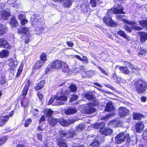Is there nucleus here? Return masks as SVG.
Returning a JSON list of instances; mask_svg holds the SVG:
<instances>
[{
	"label": "nucleus",
	"mask_w": 147,
	"mask_h": 147,
	"mask_svg": "<svg viewBox=\"0 0 147 147\" xmlns=\"http://www.w3.org/2000/svg\"><path fill=\"white\" fill-rule=\"evenodd\" d=\"M134 85L137 92L142 94L147 88V82L142 79H138L135 81Z\"/></svg>",
	"instance_id": "1"
},
{
	"label": "nucleus",
	"mask_w": 147,
	"mask_h": 147,
	"mask_svg": "<svg viewBox=\"0 0 147 147\" xmlns=\"http://www.w3.org/2000/svg\"><path fill=\"white\" fill-rule=\"evenodd\" d=\"M126 140L128 143L133 144L131 141L130 137L128 134L124 135L123 132H121L117 135L115 138V141L116 143L119 144L123 142Z\"/></svg>",
	"instance_id": "2"
},
{
	"label": "nucleus",
	"mask_w": 147,
	"mask_h": 147,
	"mask_svg": "<svg viewBox=\"0 0 147 147\" xmlns=\"http://www.w3.org/2000/svg\"><path fill=\"white\" fill-rule=\"evenodd\" d=\"M63 62L59 60H56L53 62L45 69V72L48 73L52 69H59L61 68Z\"/></svg>",
	"instance_id": "3"
},
{
	"label": "nucleus",
	"mask_w": 147,
	"mask_h": 147,
	"mask_svg": "<svg viewBox=\"0 0 147 147\" xmlns=\"http://www.w3.org/2000/svg\"><path fill=\"white\" fill-rule=\"evenodd\" d=\"M123 7L121 5L116 8L112 9L110 10H109L107 12V13L109 14V13L111 12L115 14H119L122 13L123 14H125V13L123 11Z\"/></svg>",
	"instance_id": "4"
},
{
	"label": "nucleus",
	"mask_w": 147,
	"mask_h": 147,
	"mask_svg": "<svg viewBox=\"0 0 147 147\" xmlns=\"http://www.w3.org/2000/svg\"><path fill=\"white\" fill-rule=\"evenodd\" d=\"M103 21L106 24L109 26L115 27L118 26L117 24L112 20L111 17L109 16L104 17Z\"/></svg>",
	"instance_id": "5"
},
{
	"label": "nucleus",
	"mask_w": 147,
	"mask_h": 147,
	"mask_svg": "<svg viewBox=\"0 0 147 147\" xmlns=\"http://www.w3.org/2000/svg\"><path fill=\"white\" fill-rule=\"evenodd\" d=\"M76 132L75 130L73 131H72L65 132L64 131H62L60 132V134L61 138L66 137V138L69 137L73 138L74 135L76 134Z\"/></svg>",
	"instance_id": "6"
},
{
	"label": "nucleus",
	"mask_w": 147,
	"mask_h": 147,
	"mask_svg": "<svg viewBox=\"0 0 147 147\" xmlns=\"http://www.w3.org/2000/svg\"><path fill=\"white\" fill-rule=\"evenodd\" d=\"M125 16V15H117L116 16V18L119 20H121L125 24H127L130 25L136 24V23L134 21H128L126 19L123 18V17Z\"/></svg>",
	"instance_id": "7"
},
{
	"label": "nucleus",
	"mask_w": 147,
	"mask_h": 147,
	"mask_svg": "<svg viewBox=\"0 0 147 147\" xmlns=\"http://www.w3.org/2000/svg\"><path fill=\"white\" fill-rule=\"evenodd\" d=\"M3 47L5 49H10L11 46L3 38H0V47Z\"/></svg>",
	"instance_id": "8"
},
{
	"label": "nucleus",
	"mask_w": 147,
	"mask_h": 147,
	"mask_svg": "<svg viewBox=\"0 0 147 147\" xmlns=\"http://www.w3.org/2000/svg\"><path fill=\"white\" fill-rule=\"evenodd\" d=\"M57 103L55 104L56 105H61L64 104L65 101L67 99V98L65 96L63 95L58 97H55Z\"/></svg>",
	"instance_id": "9"
},
{
	"label": "nucleus",
	"mask_w": 147,
	"mask_h": 147,
	"mask_svg": "<svg viewBox=\"0 0 147 147\" xmlns=\"http://www.w3.org/2000/svg\"><path fill=\"white\" fill-rule=\"evenodd\" d=\"M85 111L88 114H90L95 112L96 110L95 109L93 108L92 104L89 103L85 106Z\"/></svg>",
	"instance_id": "10"
},
{
	"label": "nucleus",
	"mask_w": 147,
	"mask_h": 147,
	"mask_svg": "<svg viewBox=\"0 0 147 147\" xmlns=\"http://www.w3.org/2000/svg\"><path fill=\"white\" fill-rule=\"evenodd\" d=\"M128 110L125 108L121 107L119 109V113L120 115L123 117L126 116L129 113Z\"/></svg>",
	"instance_id": "11"
},
{
	"label": "nucleus",
	"mask_w": 147,
	"mask_h": 147,
	"mask_svg": "<svg viewBox=\"0 0 147 147\" xmlns=\"http://www.w3.org/2000/svg\"><path fill=\"white\" fill-rule=\"evenodd\" d=\"M18 32L20 33H23L27 37H30V36L28 28L26 27L19 28Z\"/></svg>",
	"instance_id": "12"
},
{
	"label": "nucleus",
	"mask_w": 147,
	"mask_h": 147,
	"mask_svg": "<svg viewBox=\"0 0 147 147\" xmlns=\"http://www.w3.org/2000/svg\"><path fill=\"white\" fill-rule=\"evenodd\" d=\"M144 128V124L142 122H138L136 125V130L137 132H140Z\"/></svg>",
	"instance_id": "13"
},
{
	"label": "nucleus",
	"mask_w": 147,
	"mask_h": 147,
	"mask_svg": "<svg viewBox=\"0 0 147 147\" xmlns=\"http://www.w3.org/2000/svg\"><path fill=\"white\" fill-rule=\"evenodd\" d=\"M114 109V107L111 102L107 103L106 105L105 111L108 112L113 111Z\"/></svg>",
	"instance_id": "14"
},
{
	"label": "nucleus",
	"mask_w": 147,
	"mask_h": 147,
	"mask_svg": "<svg viewBox=\"0 0 147 147\" xmlns=\"http://www.w3.org/2000/svg\"><path fill=\"white\" fill-rule=\"evenodd\" d=\"M30 85V81L29 80H27L26 81V85L23 90L22 96H25L27 94Z\"/></svg>",
	"instance_id": "15"
},
{
	"label": "nucleus",
	"mask_w": 147,
	"mask_h": 147,
	"mask_svg": "<svg viewBox=\"0 0 147 147\" xmlns=\"http://www.w3.org/2000/svg\"><path fill=\"white\" fill-rule=\"evenodd\" d=\"M0 13L2 18L5 20H7L10 15L9 12L4 10L2 11Z\"/></svg>",
	"instance_id": "16"
},
{
	"label": "nucleus",
	"mask_w": 147,
	"mask_h": 147,
	"mask_svg": "<svg viewBox=\"0 0 147 147\" xmlns=\"http://www.w3.org/2000/svg\"><path fill=\"white\" fill-rule=\"evenodd\" d=\"M118 34L122 36L123 38L126 39L127 40H129L130 39V38L127 35L125 31L122 30H119L117 32Z\"/></svg>",
	"instance_id": "17"
},
{
	"label": "nucleus",
	"mask_w": 147,
	"mask_h": 147,
	"mask_svg": "<svg viewBox=\"0 0 147 147\" xmlns=\"http://www.w3.org/2000/svg\"><path fill=\"white\" fill-rule=\"evenodd\" d=\"M77 111L74 108H69L65 111V113L67 115L73 114L76 113Z\"/></svg>",
	"instance_id": "18"
},
{
	"label": "nucleus",
	"mask_w": 147,
	"mask_h": 147,
	"mask_svg": "<svg viewBox=\"0 0 147 147\" xmlns=\"http://www.w3.org/2000/svg\"><path fill=\"white\" fill-rule=\"evenodd\" d=\"M140 40L142 43H144L147 40V33L145 32H141L140 33Z\"/></svg>",
	"instance_id": "19"
},
{
	"label": "nucleus",
	"mask_w": 147,
	"mask_h": 147,
	"mask_svg": "<svg viewBox=\"0 0 147 147\" xmlns=\"http://www.w3.org/2000/svg\"><path fill=\"white\" fill-rule=\"evenodd\" d=\"M120 70L125 74H128L130 73V71L128 68L126 66H122L119 67Z\"/></svg>",
	"instance_id": "20"
},
{
	"label": "nucleus",
	"mask_w": 147,
	"mask_h": 147,
	"mask_svg": "<svg viewBox=\"0 0 147 147\" xmlns=\"http://www.w3.org/2000/svg\"><path fill=\"white\" fill-rule=\"evenodd\" d=\"M133 117L134 120H140L144 116L142 114L139 113H133Z\"/></svg>",
	"instance_id": "21"
},
{
	"label": "nucleus",
	"mask_w": 147,
	"mask_h": 147,
	"mask_svg": "<svg viewBox=\"0 0 147 147\" xmlns=\"http://www.w3.org/2000/svg\"><path fill=\"white\" fill-rule=\"evenodd\" d=\"M45 62L43 61L39 60L37 61L33 66L34 69H38L41 67L44 64Z\"/></svg>",
	"instance_id": "22"
},
{
	"label": "nucleus",
	"mask_w": 147,
	"mask_h": 147,
	"mask_svg": "<svg viewBox=\"0 0 147 147\" xmlns=\"http://www.w3.org/2000/svg\"><path fill=\"white\" fill-rule=\"evenodd\" d=\"M9 119V117L7 116H4L0 117V126L3 125Z\"/></svg>",
	"instance_id": "23"
},
{
	"label": "nucleus",
	"mask_w": 147,
	"mask_h": 147,
	"mask_svg": "<svg viewBox=\"0 0 147 147\" xmlns=\"http://www.w3.org/2000/svg\"><path fill=\"white\" fill-rule=\"evenodd\" d=\"M61 3H63L64 6L67 7H69L72 4V0H63L62 2Z\"/></svg>",
	"instance_id": "24"
},
{
	"label": "nucleus",
	"mask_w": 147,
	"mask_h": 147,
	"mask_svg": "<svg viewBox=\"0 0 147 147\" xmlns=\"http://www.w3.org/2000/svg\"><path fill=\"white\" fill-rule=\"evenodd\" d=\"M48 120L50 125L53 127L54 125L56 123L59 122V120L58 119H55L51 117H50Z\"/></svg>",
	"instance_id": "25"
},
{
	"label": "nucleus",
	"mask_w": 147,
	"mask_h": 147,
	"mask_svg": "<svg viewBox=\"0 0 147 147\" xmlns=\"http://www.w3.org/2000/svg\"><path fill=\"white\" fill-rule=\"evenodd\" d=\"M10 24L12 27H16L18 25L17 21L16 20V18L14 17H12L11 19Z\"/></svg>",
	"instance_id": "26"
},
{
	"label": "nucleus",
	"mask_w": 147,
	"mask_h": 147,
	"mask_svg": "<svg viewBox=\"0 0 147 147\" xmlns=\"http://www.w3.org/2000/svg\"><path fill=\"white\" fill-rule=\"evenodd\" d=\"M9 54L8 51L3 50L0 52V57L2 58L8 56Z\"/></svg>",
	"instance_id": "27"
},
{
	"label": "nucleus",
	"mask_w": 147,
	"mask_h": 147,
	"mask_svg": "<svg viewBox=\"0 0 147 147\" xmlns=\"http://www.w3.org/2000/svg\"><path fill=\"white\" fill-rule=\"evenodd\" d=\"M59 147H67L66 143L63 139H59L57 142Z\"/></svg>",
	"instance_id": "28"
},
{
	"label": "nucleus",
	"mask_w": 147,
	"mask_h": 147,
	"mask_svg": "<svg viewBox=\"0 0 147 147\" xmlns=\"http://www.w3.org/2000/svg\"><path fill=\"white\" fill-rule=\"evenodd\" d=\"M45 83V81L44 80L41 81L39 84H37L35 87V89L36 90H38L41 88Z\"/></svg>",
	"instance_id": "29"
},
{
	"label": "nucleus",
	"mask_w": 147,
	"mask_h": 147,
	"mask_svg": "<svg viewBox=\"0 0 147 147\" xmlns=\"http://www.w3.org/2000/svg\"><path fill=\"white\" fill-rule=\"evenodd\" d=\"M61 68L63 72H68L69 71L68 66L66 63L64 62L63 63V64Z\"/></svg>",
	"instance_id": "30"
},
{
	"label": "nucleus",
	"mask_w": 147,
	"mask_h": 147,
	"mask_svg": "<svg viewBox=\"0 0 147 147\" xmlns=\"http://www.w3.org/2000/svg\"><path fill=\"white\" fill-rule=\"evenodd\" d=\"M7 28L4 26L0 24V34H3L6 33Z\"/></svg>",
	"instance_id": "31"
},
{
	"label": "nucleus",
	"mask_w": 147,
	"mask_h": 147,
	"mask_svg": "<svg viewBox=\"0 0 147 147\" xmlns=\"http://www.w3.org/2000/svg\"><path fill=\"white\" fill-rule=\"evenodd\" d=\"M84 127L85 126L84 124H79L76 126V131H77L78 132L80 131L81 130H83Z\"/></svg>",
	"instance_id": "32"
},
{
	"label": "nucleus",
	"mask_w": 147,
	"mask_h": 147,
	"mask_svg": "<svg viewBox=\"0 0 147 147\" xmlns=\"http://www.w3.org/2000/svg\"><path fill=\"white\" fill-rule=\"evenodd\" d=\"M53 111L50 109H46L44 111V113L46 115V116L50 117H51V114L53 113Z\"/></svg>",
	"instance_id": "33"
},
{
	"label": "nucleus",
	"mask_w": 147,
	"mask_h": 147,
	"mask_svg": "<svg viewBox=\"0 0 147 147\" xmlns=\"http://www.w3.org/2000/svg\"><path fill=\"white\" fill-rule=\"evenodd\" d=\"M28 98L23 99L21 102V105L25 108L28 105Z\"/></svg>",
	"instance_id": "34"
},
{
	"label": "nucleus",
	"mask_w": 147,
	"mask_h": 147,
	"mask_svg": "<svg viewBox=\"0 0 147 147\" xmlns=\"http://www.w3.org/2000/svg\"><path fill=\"white\" fill-rule=\"evenodd\" d=\"M85 96L87 99L89 100H94V96L93 94H91L90 92L85 94Z\"/></svg>",
	"instance_id": "35"
},
{
	"label": "nucleus",
	"mask_w": 147,
	"mask_h": 147,
	"mask_svg": "<svg viewBox=\"0 0 147 147\" xmlns=\"http://www.w3.org/2000/svg\"><path fill=\"white\" fill-rule=\"evenodd\" d=\"M100 144V143L97 140H93L90 144L91 146L94 147H97Z\"/></svg>",
	"instance_id": "36"
},
{
	"label": "nucleus",
	"mask_w": 147,
	"mask_h": 147,
	"mask_svg": "<svg viewBox=\"0 0 147 147\" xmlns=\"http://www.w3.org/2000/svg\"><path fill=\"white\" fill-rule=\"evenodd\" d=\"M140 25L143 27H147V20H142L139 21Z\"/></svg>",
	"instance_id": "37"
},
{
	"label": "nucleus",
	"mask_w": 147,
	"mask_h": 147,
	"mask_svg": "<svg viewBox=\"0 0 147 147\" xmlns=\"http://www.w3.org/2000/svg\"><path fill=\"white\" fill-rule=\"evenodd\" d=\"M105 125L103 122H102L95 124V127L96 128H100V129L103 128L105 126Z\"/></svg>",
	"instance_id": "38"
},
{
	"label": "nucleus",
	"mask_w": 147,
	"mask_h": 147,
	"mask_svg": "<svg viewBox=\"0 0 147 147\" xmlns=\"http://www.w3.org/2000/svg\"><path fill=\"white\" fill-rule=\"evenodd\" d=\"M17 62L15 61L11 60L9 64V66L11 68H14L17 65Z\"/></svg>",
	"instance_id": "39"
},
{
	"label": "nucleus",
	"mask_w": 147,
	"mask_h": 147,
	"mask_svg": "<svg viewBox=\"0 0 147 147\" xmlns=\"http://www.w3.org/2000/svg\"><path fill=\"white\" fill-rule=\"evenodd\" d=\"M59 122L61 125L64 126H67L72 123L71 122L69 123L68 121L64 119L61 121H59Z\"/></svg>",
	"instance_id": "40"
},
{
	"label": "nucleus",
	"mask_w": 147,
	"mask_h": 147,
	"mask_svg": "<svg viewBox=\"0 0 147 147\" xmlns=\"http://www.w3.org/2000/svg\"><path fill=\"white\" fill-rule=\"evenodd\" d=\"M81 7L82 9L83 13H85L87 12V7L85 4H83L81 5Z\"/></svg>",
	"instance_id": "41"
},
{
	"label": "nucleus",
	"mask_w": 147,
	"mask_h": 147,
	"mask_svg": "<svg viewBox=\"0 0 147 147\" xmlns=\"http://www.w3.org/2000/svg\"><path fill=\"white\" fill-rule=\"evenodd\" d=\"M78 98V96L76 94H73L71 95L70 97V101L71 102H73L77 100Z\"/></svg>",
	"instance_id": "42"
},
{
	"label": "nucleus",
	"mask_w": 147,
	"mask_h": 147,
	"mask_svg": "<svg viewBox=\"0 0 147 147\" xmlns=\"http://www.w3.org/2000/svg\"><path fill=\"white\" fill-rule=\"evenodd\" d=\"M126 63L128 64L129 65H130V66L129 67L133 71H134L135 70L138 71L139 69L137 67H134L133 65L131 64V63L130 62H126Z\"/></svg>",
	"instance_id": "43"
},
{
	"label": "nucleus",
	"mask_w": 147,
	"mask_h": 147,
	"mask_svg": "<svg viewBox=\"0 0 147 147\" xmlns=\"http://www.w3.org/2000/svg\"><path fill=\"white\" fill-rule=\"evenodd\" d=\"M32 120L30 119H26L25 121L24 124L25 127H27L31 123Z\"/></svg>",
	"instance_id": "44"
},
{
	"label": "nucleus",
	"mask_w": 147,
	"mask_h": 147,
	"mask_svg": "<svg viewBox=\"0 0 147 147\" xmlns=\"http://www.w3.org/2000/svg\"><path fill=\"white\" fill-rule=\"evenodd\" d=\"M40 60L43 61L45 62L47 59V55L45 53H42L40 57Z\"/></svg>",
	"instance_id": "45"
},
{
	"label": "nucleus",
	"mask_w": 147,
	"mask_h": 147,
	"mask_svg": "<svg viewBox=\"0 0 147 147\" xmlns=\"http://www.w3.org/2000/svg\"><path fill=\"white\" fill-rule=\"evenodd\" d=\"M70 88L71 91L72 92L75 91L76 90L77 88L75 85H71L70 86Z\"/></svg>",
	"instance_id": "46"
},
{
	"label": "nucleus",
	"mask_w": 147,
	"mask_h": 147,
	"mask_svg": "<svg viewBox=\"0 0 147 147\" xmlns=\"http://www.w3.org/2000/svg\"><path fill=\"white\" fill-rule=\"evenodd\" d=\"M106 132V128H103L100 129V132L102 135H107Z\"/></svg>",
	"instance_id": "47"
},
{
	"label": "nucleus",
	"mask_w": 147,
	"mask_h": 147,
	"mask_svg": "<svg viewBox=\"0 0 147 147\" xmlns=\"http://www.w3.org/2000/svg\"><path fill=\"white\" fill-rule=\"evenodd\" d=\"M106 132H107V135L110 134L113 132L112 129L109 128H106Z\"/></svg>",
	"instance_id": "48"
},
{
	"label": "nucleus",
	"mask_w": 147,
	"mask_h": 147,
	"mask_svg": "<svg viewBox=\"0 0 147 147\" xmlns=\"http://www.w3.org/2000/svg\"><path fill=\"white\" fill-rule=\"evenodd\" d=\"M54 100H56V98L55 96H52L48 102L49 105L51 104L54 101Z\"/></svg>",
	"instance_id": "49"
},
{
	"label": "nucleus",
	"mask_w": 147,
	"mask_h": 147,
	"mask_svg": "<svg viewBox=\"0 0 147 147\" xmlns=\"http://www.w3.org/2000/svg\"><path fill=\"white\" fill-rule=\"evenodd\" d=\"M139 55H142V56H146L147 55V52H146L144 50L141 51L139 53Z\"/></svg>",
	"instance_id": "50"
},
{
	"label": "nucleus",
	"mask_w": 147,
	"mask_h": 147,
	"mask_svg": "<svg viewBox=\"0 0 147 147\" xmlns=\"http://www.w3.org/2000/svg\"><path fill=\"white\" fill-rule=\"evenodd\" d=\"M125 29L126 31L127 32H130L132 31L131 28L128 27L127 25H125Z\"/></svg>",
	"instance_id": "51"
},
{
	"label": "nucleus",
	"mask_w": 147,
	"mask_h": 147,
	"mask_svg": "<svg viewBox=\"0 0 147 147\" xmlns=\"http://www.w3.org/2000/svg\"><path fill=\"white\" fill-rule=\"evenodd\" d=\"M7 138L6 137L0 138V144L5 143L7 140Z\"/></svg>",
	"instance_id": "52"
},
{
	"label": "nucleus",
	"mask_w": 147,
	"mask_h": 147,
	"mask_svg": "<svg viewBox=\"0 0 147 147\" xmlns=\"http://www.w3.org/2000/svg\"><path fill=\"white\" fill-rule=\"evenodd\" d=\"M18 18L21 20L25 18V16L24 15L20 14L18 15Z\"/></svg>",
	"instance_id": "53"
},
{
	"label": "nucleus",
	"mask_w": 147,
	"mask_h": 147,
	"mask_svg": "<svg viewBox=\"0 0 147 147\" xmlns=\"http://www.w3.org/2000/svg\"><path fill=\"white\" fill-rule=\"evenodd\" d=\"M28 22V21L25 18L21 20L20 23L22 25H24L27 24Z\"/></svg>",
	"instance_id": "54"
},
{
	"label": "nucleus",
	"mask_w": 147,
	"mask_h": 147,
	"mask_svg": "<svg viewBox=\"0 0 147 147\" xmlns=\"http://www.w3.org/2000/svg\"><path fill=\"white\" fill-rule=\"evenodd\" d=\"M132 28L134 30H142V28H141L139 26H136L134 25L132 26Z\"/></svg>",
	"instance_id": "55"
},
{
	"label": "nucleus",
	"mask_w": 147,
	"mask_h": 147,
	"mask_svg": "<svg viewBox=\"0 0 147 147\" xmlns=\"http://www.w3.org/2000/svg\"><path fill=\"white\" fill-rule=\"evenodd\" d=\"M22 67L20 66L17 73V76H19L21 74L22 71Z\"/></svg>",
	"instance_id": "56"
},
{
	"label": "nucleus",
	"mask_w": 147,
	"mask_h": 147,
	"mask_svg": "<svg viewBox=\"0 0 147 147\" xmlns=\"http://www.w3.org/2000/svg\"><path fill=\"white\" fill-rule=\"evenodd\" d=\"M90 4L92 6L95 7L96 6V3L95 0H90Z\"/></svg>",
	"instance_id": "57"
},
{
	"label": "nucleus",
	"mask_w": 147,
	"mask_h": 147,
	"mask_svg": "<svg viewBox=\"0 0 147 147\" xmlns=\"http://www.w3.org/2000/svg\"><path fill=\"white\" fill-rule=\"evenodd\" d=\"M98 69L104 74H105V75L107 74V72L104 69H102V68L101 67H98Z\"/></svg>",
	"instance_id": "58"
},
{
	"label": "nucleus",
	"mask_w": 147,
	"mask_h": 147,
	"mask_svg": "<svg viewBox=\"0 0 147 147\" xmlns=\"http://www.w3.org/2000/svg\"><path fill=\"white\" fill-rule=\"evenodd\" d=\"M83 58L82 59V60L81 61H84L86 63H88V60L87 57L86 56H83Z\"/></svg>",
	"instance_id": "59"
},
{
	"label": "nucleus",
	"mask_w": 147,
	"mask_h": 147,
	"mask_svg": "<svg viewBox=\"0 0 147 147\" xmlns=\"http://www.w3.org/2000/svg\"><path fill=\"white\" fill-rule=\"evenodd\" d=\"M67 45L69 47H71L74 45V43L71 41L67 42Z\"/></svg>",
	"instance_id": "60"
},
{
	"label": "nucleus",
	"mask_w": 147,
	"mask_h": 147,
	"mask_svg": "<svg viewBox=\"0 0 147 147\" xmlns=\"http://www.w3.org/2000/svg\"><path fill=\"white\" fill-rule=\"evenodd\" d=\"M86 76L88 77H90L91 75L92 72L91 71H87L85 73Z\"/></svg>",
	"instance_id": "61"
},
{
	"label": "nucleus",
	"mask_w": 147,
	"mask_h": 147,
	"mask_svg": "<svg viewBox=\"0 0 147 147\" xmlns=\"http://www.w3.org/2000/svg\"><path fill=\"white\" fill-rule=\"evenodd\" d=\"M37 138L38 140H42V135L40 134H37Z\"/></svg>",
	"instance_id": "62"
},
{
	"label": "nucleus",
	"mask_w": 147,
	"mask_h": 147,
	"mask_svg": "<svg viewBox=\"0 0 147 147\" xmlns=\"http://www.w3.org/2000/svg\"><path fill=\"white\" fill-rule=\"evenodd\" d=\"M117 121H110L109 123V124L110 125H113V124H116Z\"/></svg>",
	"instance_id": "63"
},
{
	"label": "nucleus",
	"mask_w": 147,
	"mask_h": 147,
	"mask_svg": "<svg viewBox=\"0 0 147 147\" xmlns=\"http://www.w3.org/2000/svg\"><path fill=\"white\" fill-rule=\"evenodd\" d=\"M98 103V102L97 101H96V100H94L93 101V102H92V103L91 104H92V105H93V106H95Z\"/></svg>",
	"instance_id": "64"
}]
</instances>
